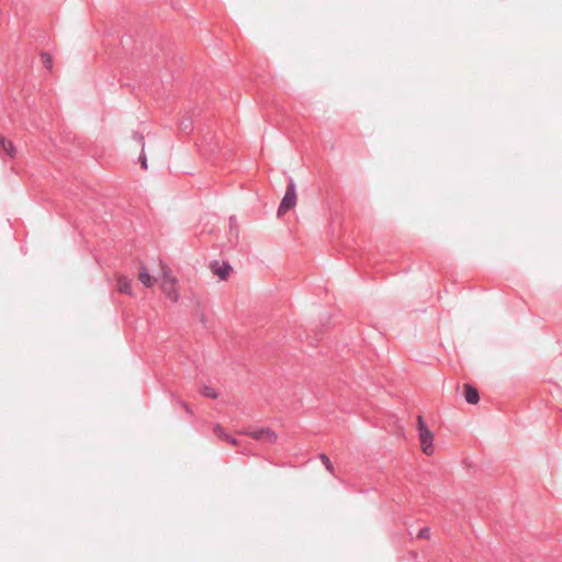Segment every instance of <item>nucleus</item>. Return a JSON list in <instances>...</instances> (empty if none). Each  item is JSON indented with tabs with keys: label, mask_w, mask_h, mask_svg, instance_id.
<instances>
[{
	"label": "nucleus",
	"mask_w": 562,
	"mask_h": 562,
	"mask_svg": "<svg viewBox=\"0 0 562 562\" xmlns=\"http://www.w3.org/2000/svg\"><path fill=\"white\" fill-rule=\"evenodd\" d=\"M214 434L215 436H217L218 438L225 440L226 439V436H228L229 434H227L224 428L221 426V425H215L214 426Z\"/></svg>",
	"instance_id": "obj_13"
},
{
	"label": "nucleus",
	"mask_w": 562,
	"mask_h": 562,
	"mask_svg": "<svg viewBox=\"0 0 562 562\" xmlns=\"http://www.w3.org/2000/svg\"><path fill=\"white\" fill-rule=\"evenodd\" d=\"M232 271L231 265L223 262L222 265H217L214 269V273L221 279L225 280Z\"/></svg>",
	"instance_id": "obj_7"
},
{
	"label": "nucleus",
	"mask_w": 562,
	"mask_h": 562,
	"mask_svg": "<svg viewBox=\"0 0 562 562\" xmlns=\"http://www.w3.org/2000/svg\"><path fill=\"white\" fill-rule=\"evenodd\" d=\"M191 128H192V126H191V122H186V121H183V122L181 123V130H182V131H190Z\"/></svg>",
	"instance_id": "obj_18"
},
{
	"label": "nucleus",
	"mask_w": 562,
	"mask_h": 562,
	"mask_svg": "<svg viewBox=\"0 0 562 562\" xmlns=\"http://www.w3.org/2000/svg\"><path fill=\"white\" fill-rule=\"evenodd\" d=\"M319 460L325 465L326 470L329 473L334 474V465H333L330 459L325 453L319 454Z\"/></svg>",
	"instance_id": "obj_10"
},
{
	"label": "nucleus",
	"mask_w": 562,
	"mask_h": 562,
	"mask_svg": "<svg viewBox=\"0 0 562 562\" xmlns=\"http://www.w3.org/2000/svg\"><path fill=\"white\" fill-rule=\"evenodd\" d=\"M214 150H215V148H211V149H210V155H211V154H213V153H214Z\"/></svg>",
	"instance_id": "obj_22"
},
{
	"label": "nucleus",
	"mask_w": 562,
	"mask_h": 562,
	"mask_svg": "<svg viewBox=\"0 0 562 562\" xmlns=\"http://www.w3.org/2000/svg\"><path fill=\"white\" fill-rule=\"evenodd\" d=\"M202 394H203V396L209 397V398H216L218 396L216 391L213 387L206 386V385L203 386Z\"/></svg>",
	"instance_id": "obj_12"
},
{
	"label": "nucleus",
	"mask_w": 562,
	"mask_h": 562,
	"mask_svg": "<svg viewBox=\"0 0 562 562\" xmlns=\"http://www.w3.org/2000/svg\"><path fill=\"white\" fill-rule=\"evenodd\" d=\"M179 404H180V406H181V407H183V408H184V411L187 412V414H189L190 416H192V415H193V412H192V409H191V407L189 406V404H188V403H186V402H183V401H179Z\"/></svg>",
	"instance_id": "obj_16"
},
{
	"label": "nucleus",
	"mask_w": 562,
	"mask_h": 562,
	"mask_svg": "<svg viewBox=\"0 0 562 562\" xmlns=\"http://www.w3.org/2000/svg\"><path fill=\"white\" fill-rule=\"evenodd\" d=\"M133 138L144 147V136L139 132L133 133Z\"/></svg>",
	"instance_id": "obj_15"
},
{
	"label": "nucleus",
	"mask_w": 562,
	"mask_h": 562,
	"mask_svg": "<svg viewBox=\"0 0 562 562\" xmlns=\"http://www.w3.org/2000/svg\"><path fill=\"white\" fill-rule=\"evenodd\" d=\"M0 144H1V147L2 149L4 150V153L9 156V157H14L16 150H15V147L13 145V143L9 139H5L4 137H2L0 139Z\"/></svg>",
	"instance_id": "obj_8"
},
{
	"label": "nucleus",
	"mask_w": 562,
	"mask_h": 562,
	"mask_svg": "<svg viewBox=\"0 0 562 562\" xmlns=\"http://www.w3.org/2000/svg\"><path fill=\"white\" fill-rule=\"evenodd\" d=\"M225 441L229 442L233 446L237 445V440L234 437H232L231 435L226 436Z\"/></svg>",
	"instance_id": "obj_19"
},
{
	"label": "nucleus",
	"mask_w": 562,
	"mask_h": 562,
	"mask_svg": "<svg viewBox=\"0 0 562 562\" xmlns=\"http://www.w3.org/2000/svg\"><path fill=\"white\" fill-rule=\"evenodd\" d=\"M200 150H201L202 155H204V156H207V155H209L207 149H206V148H204V145H203V144H201V145H200Z\"/></svg>",
	"instance_id": "obj_20"
},
{
	"label": "nucleus",
	"mask_w": 562,
	"mask_h": 562,
	"mask_svg": "<svg viewBox=\"0 0 562 562\" xmlns=\"http://www.w3.org/2000/svg\"><path fill=\"white\" fill-rule=\"evenodd\" d=\"M243 434L251 437L252 439L265 442V443H274L278 439V435L269 427L258 428L254 430H246Z\"/></svg>",
	"instance_id": "obj_4"
},
{
	"label": "nucleus",
	"mask_w": 562,
	"mask_h": 562,
	"mask_svg": "<svg viewBox=\"0 0 562 562\" xmlns=\"http://www.w3.org/2000/svg\"><path fill=\"white\" fill-rule=\"evenodd\" d=\"M296 204V192H295V184L292 178L289 180V184L286 187L285 193L283 195V199L278 207V214H284L291 209H293Z\"/></svg>",
	"instance_id": "obj_3"
},
{
	"label": "nucleus",
	"mask_w": 562,
	"mask_h": 562,
	"mask_svg": "<svg viewBox=\"0 0 562 562\" xmlns=\"http://www.w3.org/2000/svg\"><path fill=\"white\" fill-rule=\"evenodd\" d=\"M117 290L121 293L132 295V286L131 281L126 277H119L117 279Z\"/></svg>",
	"instance_id": "obj_6"
},
{
	"label": "nucleus",
	"mask_w": 562,
	"mask_h": 562,
	"mask_svg": "<svg viewBox=\"0 0 562 562\" xmlns=\"http://www.w3.org/2000/svg\"><path fill=\"white\" fill-rule=\"evenodd\" d=\"M417 429L423 452L426 456H431L434 453V434L425 425L422 415L417 417Z\"/></svg>",
	"instance_id": "obj_1"
},
{
	"label": "nucleus",
	"mask_w": 562,
	"mask_h": 562,
	"mask_svg": "<svg viewBox=\"0 0 562 562\" xmlns=\"http://www.w3.org/2000/svg\"><path fill=\"white\" fill-rule=\"evenodd\" d=\"M430 536V529L428 527H424L418 532V538L420 539H428Z\"/></svg>",
	"instance_id": "obj_14"
},
{
	"label": "nucleus",
	"mask_w": 562,
	"mask_h": 562,
	"mask_svg": "<svg viewBox=\"0 0 562 562\" xmlns=\"http://www.w3.org/2000/svg\"><path fill=\"white\" fill-rule=\"evenodd\" d=\"M42 63L48 70H52L53 67V59L48 53H42L41 54Z\"/></svg>",
	"instance_id": "obj_11"
},
{
	"label": "nucleus",
	"mask_w": 562,
	"mask_h": 562,
	"mask_svg": "<svg viewBox=\"0 0 562 562\" xmlns=\"http://www.w3.org/2000/svg\"><path fill=\"white\" fill-rule=\"evenodd\" d=\"M235 221H236L235 216H231V217H229L231 226H233V224L235 223Z\"/></svg>",
	"instance_id": "obj_21"
},
{
	"label": "nucleus",
	"mask_w": 562,
	"mask_h": 562,
	"mask_svg": "<svg viewBox=\"0 0 562 562\" xmlns=\"http://www.w3.org/2000/svg\"><path fill=\"white\" fill-rule=\"evenodd\" d=\"M162 272L164 276L161 281V290L166 297H168L171 302H177L179 300L177 279L171 274V271L168 267H164Z\"/></svg>",
	"instance_id": "obj_2"
},
{
	"label": "nucleus",
	"mask_w": 562,
	"mask_h": 562,
	"mask_svg": "<svg viewBox=\"0 0 562 562\" xmlns=\"http://www.w3.org/2000/svg\"><path fill=\"white\" fill-rule=\"evenodd\" d=\"M139 161H140L142 168L146 170L147 169V159L143 153L139 155Z\"/></svg>",
	"instance_id": "obj_17"
},
{
	"label": "nucleus",
	"mask_w": 562,
	"mask_h": 562,
	"mask_svg": "<svg viewBox=\"0 0 562 562\" xmlns=\"http://www.w3.org/2000/svg\"><path fill=\"white\" fill-rule=\"evenodd\" d=\"M464 398L469 404H477L480 401L479 391L471 384L464 385Z\"/></svg>",
	"instance_id": "obj_5"
},
{
	"label": "nucleus",
	"mask_w": 562,
	"mask_h": 562,
	"mask_svg": "<svg viewBox=\"0 0 562 562\" xmlns=\"http://www.w3.org/2000/svg\"><path fill=\"white\" fill-rule=\"evenodd\" d=\"M139 281L146 286L151 288L155 283V279L147 272L146 269H142L139 272Z\"/></svg>",
	"instance_id": "obj_9"
}]
</instances>
